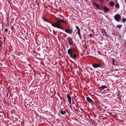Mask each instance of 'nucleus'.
Masks as SVG:
<instances>
[{"instance_id":"1","label":"nucleus","mask_w":126,"mask_h":126,"mask_svg":"<svg viewBox=\"0 0 126 126\" xmlns=\"http://www.w3.org/2000/svg\"><path fill=\"white\" fill-rule=\"evenodd\" d=\"M92 2L93 5L99 10H102L103 9L105 12H108L110 10L106 6H104L103 7L102 6L100 7L98 4L94 2L93 1H92Z\"/></svg>"},{"instance_id":"2","label":"nucleus","mask_w":126,"mask_h":126,"mask_svg":"<svg viewBox=\"0 0 126 126\" xmlns=\"http://www.w3.org/2000/svg\"><path fill=\"white\" fill-rule=\"evenodd\" d=\"M59 22L58 21L56 23H53L51 24V25L53 27H56L60 29H61L63 30L64 29H63L62 27L60 26L59 24Z\"/></svg>"},{"instance_id":"3","label":"nucleus","mask_w":126,"mask_h":126,"mask_svg":"<svg viewBox=\"0 0 126 126\" xmlns=\"http://www.w3.org/2000/svg\"><path fill=\"white\" fill-rule=\"evenodd\" d=\"M115 20L117 22H120L121 19V16L120 15L117 14L115 15L114 16Z\"/></svg>"},{"instance_id":"4","label":"nucleus","mask_w":126,"mask_h":126,"mask_svg":"<svg viewBox=\"0 0 126 126\" xmlns=\"http://www.w3.org/2000/svg\"><path fill=\"white\" fill-rule=\"evenodd\" d=\"M67 39L68 40L69 44L70 46H71L73 45V39L69 37H68Z\"/></svg>"},{"instance_id":"5","label":"nucleus","mask_w":126,"mask_h":126,"mask_svg":"<svg viewBox=\"0 0 126 126\" xmlns=\"http://www.w3.org/2000/svg\"><path fill=\"white\" fill-rule=\"evenodd\" d=\"M64 31L70 34H72L73 32L72 29V28H67Z\"/></svg>"},{"instance_id":"6","label":"nucleus","mask_w":126,"mask_h":126,"mask_svg":"<svg viewBox=\"0 0 126 126\" xmlns=\"http://www.w3.org/2000/svg\"><path fill=\"white\" fill-rule=\"evenodd\" d=\"M74 49H72V48L69 49H68L67 51V53L69 55H70V56H72V55H73L72 53Z\"/></svg>"},{"instance_id":"7","label":"nucleus","mask_w":126,"mask_h":126,"mask_svg":"<svg viewBox=\"0 0 126 126\" xmlns=\"http://www.w3.org/2000/svg\"><path fill=\"white\" fill-rule=\"evenodd\" d=\"M92 66L94 68H97L98 67H101V65L100 64L97 63H95L93 64Z\"/></svg>"},{"instance_id":"8","label":"nucleus","mask_w":126,"mask_h":126,"mask_svg":"<svg viewBox=\"0 0 126 126\" xmlns=\"http://www.w3.org/2000/svg\"><path fill=\"white\" fill-rule=\"evenodd\" d=\"M67 97L68 99V102L70 105L71 104V98L70 96H69L68 94L67 95Z\"/></svg>"},{"instance_id":"9","label":"nucleus","mask_w":126,"mask_h":126,"mask_svg":"<svg viewBox=\"0 0 126 126\" xmlns=\"http://www.w3.org/2000/svg\"><path fill=\"white\" fill-rule=\"evenodd\" d=\"M76 28L77 31L76 32V34H79L80 33V30L79 27L78 26H76Z\"/></svg>"},{"instance_id":"10","label":"nucleus","mask_w":126,"mask_h":126,"mask_svg":"<svg viewBox=\"0 0 126 126\" xmlns=\"http://www.w3.org/2000/svg\"><path fill=\"white\" fill-rule=\"evenodd\" d=\"M73 105L72 106L71 105H70V109L71 110H72L73 108L74 109L76 107V105L75 104L73 103H72Z\"/></svg>"},{"instance_id":"11","label":"nucleus","mask_w":126,"mask_h":126,"mask_svg":"<svg viewBox=\"0 0 126 126\" xmlns=\"http://www.w3.org/2000/svg\"><path fill=\"white\" fill-rule=\"evenodd\" d=\"M86 99L88 102L90 103H91L93 102V101L89 97H86Z\"/></svg>"},{"instance_id":"12","label":"nucleus","mask_w":126,"mask_h":126,"mask_svg":"<svg viewBox=\"0 0 126 126\" xmlns=\"http://www.w3.org/2000/svg\"><path fill=\"white\" fill-rule=\"evenodd\" d=\"M42 19L45 21L46 22H48L50 24H52V23H51V22L47 20L46 19L43 17H42Z\"/></svg>"},{"instance_id":"13","label":"nucleus","mask_w":126,"mask_h":126,"mask_svg":"<svg viewBox=\"0 0 126 126\" xmlns=\"http://www.w3.org/2000/svg\"><path fill=\"white\" fill-rule=\"evenodd\" d=\"M109 5L110 6L112 7L114 6V3L112 1H111L109 3Z\"/></svg>"},{"instance_id":"14","label":"nucleus","mask_w":126,"mask_h":126,"mask_svg":"<svg viewBox=\"0 0 126 126\" xmlns=\"http://www.w3.org/2000/svg\"><path fill=\"white\" fill-rule=\"evenodd\" d=\"M77 55L76 54H73V55H72V56H70V57L71 58L75 59L76 57H77Z\"/></svg>"},{"instance_id":"15","label":"nucleus","mask_w":126,"mask_h":126,"mask_svg":"<svg viewBox=\"0 0 126 126\" xmlns=\"http://www.w3.org/2000/svg\"><path fill=\"white\" fill-rule=\"evenodd\" d=\"M103 90L105 88H107V87L104 85H102L100 87Z\"/></svg>"},{"instance_id":"16","label":"nucleus","mask_w":126,"mask_h":126,"mask_svg":"<svg viewBox=\"0 0 126 126\" xmlns=\"http://www.w3.org/2000/svg\"><path fill=\"white\" fill-rule=\"evenodd\" d=\"M115 8L117 9H118L119 8V5L118 3H117L115 5Z\"/></svg>"},{"instance_id":"17","label":"nucleus","mask_w":126,"mask_h":126,"mask_svg":"<svg viewBox=\"0 0 126 126\" xmlns=\"http://www.w3.org/2000/svg\"><path fill=\"white\" fill-rule=\"evenodd\" d=\"M60 113L62 115H64L66 113V112L65 111H62L61 110L60 111Z\"/></svg>"},{"instance_id":"18","label":"nucleus","mask_w":126,"mask_h":126,"mask_svg":"<svg viewBox=\"0 0 126 126\" xmlns=\"http://www.w3.org/2000/svg\"><path fill=\"white\" fill-rule=\"evenodd\" d=\"M126 21V18H124L123 17L122 19V21H121L122 22H123L124 23H125V22Z\"/></svg>"},{"instance_id":"19","label":"nucleus","mask_w":126,"mask_h":126,"mask_svg":"<svg viewBox=\"0 0 126 126\" xmlns=\"http://www.w3.org/2000/svg\"><path fill=\"white\" fill-rule=\"evenodd\" d=\"M122 27V26L121 25H117L116 26V28H118L119 29V30H120L121 28Z\"/></svg>"},{"instance_id":"20","label":"nucleus","mask_w":126,"mask_h":126,"mask_svg":"<svg viewBox=\"0 0 126 126\" xmlns=\"http://www.w3.org/2000/svg\"><path fill=\"white\" fill-rule=\"evenodd\" d=\"M78 34L79 36V37L80 39L81 40L82 39V37L81 36V35L80 33L79 34Z\"/></svg>"},{"instance_id":"21","label":"nucleus","mask_w":126,"mask_h":126,"mask_svg":"<svg viewBox=\"0 0 126 126\" xmlns=\"http://www.w3.org/2000/svg\"><path fill=\"white\" fill-rule=\"evenodd\" d=\"M63 20L62 19H58V21L60 22H63Z\"/></svg>"},{"instance_id":"22","label":"nucleus","mask_w":126,"mask_h":126,"mask_svg":"<svg viewBox=\"0 0 126 126\" xmlns=\"http://www.w3.org/2000/svg\"><path fill=\"white\" fill-rule=\"evenodd\" d=\"M112 34H113L114 35V37H115V36H117V34H117V33H112Z\"/></svg>"},{"instance_id":"23","label":"nucleus","mask_w":126,"mask_h":126,"mask_svg":"<svg viewBox=\"0 0 126 126\" xmlns=\"http://www.w3.org/2000/svg\"><path fill=\"white\" fill-rule=\"evenodd\" d=\"M112 63L114 64V62L115 61V60H114V59L113 58L112 59Z\"/></svg>"},{"instance_id":"24","label":"nucleus","mask_w":126,"mask_h":126,"mask_svg":"<svg viewBox=\"0 0 126 126\" xmlns=\"http://www.w3.org/2000/svg\"><path fill=\"white\" fill-rule=\"evenodd\" d=\"M93 35L92 34H90L89 35V36L91 38L92 36Z\"/></svg>"},{"instance_id":"25","label":"nucleus","mask_w":126,"mask_h":126,"mask_svg":"<svg viewBox=\"0 0 126 126\" xmlns=\"http://www.w3.org/2000/svg\"><path fill=\"white\" fill-rule=\"evenodd\" d=\"M8 31V29L7 28H5V32H7Z\"/></svg>"},{"instance_id":"26","label":"nucleus","mask_w":126,"mask_h":126,"mask_svg":"<svg viewBox=\"0 0 126 126\" xmlns=\"http://www.w3.org/2000/svg\"><path fill=\"white\" fill-rule=\"evenodd\" d=\"M108 16H106V15H105V16L108 19H109V18L108 17Z\"/></svg>"},{"instance_id":"27","label":"nucleus","mask_w":126,"mask_h":126,"mask_svg":"<svg viewBox=\"0 0 126 126\" xmlns=\"http://www.w3.org/2000/svg\"><path fill=\"white\" fill-rule=\"evenodd\" d=\"M37 4L38 5V7H37V8H38V7H39V4L38 2L37 3Z\"/></svg>"},{"instance_id":"28","label":"nucleus","mask_w":126,"mask_h":126,"mask_svg":"<svg viewBox=\"0 0 126 126\" xmlns=\"http://www.w3.org/2000/svg\"><path fill=\"white\" fill-rule=\"evenodd\" d=\"M2 45V44L0 43V48L1 47Z\"/></svg>"},{"instance_id":"29","label":"nucleus","mask_w":126,"mask_h":126,"mask_svg":"<svg viewBox=\"0 0 126 126\" xmlns=\"http://www.w3.org/2000/svg\"><path fill=\"white\" fill-rule=\"evenodd\" d=\"M66 21H64V20H63V22H64V23H66Z\"/></svg>"},{"instance_id":"30","label":"nucleus","mask_w":126,"mask_h":126,"mask_svg":"<svg viewBox=\"0 0 126 126\" xmlns=\"http://www.w3.org/2000/svg\"><path fill=\"white\" fill-rule=\"evenodd\" d=\"M61 16V18H63V19H65L63 17V16Z\"/></svg>"},{"instance_id":"31","label":"nucleus","mask_w":126,"mask_h":126,"mask_svg":"<svg viewBox=\"0 0 126 126\" xmlns=\"http://www.w3.org/2000/svg\"><path fill=\"white\" fill-rule=\"evenodd\" d=\"M8 94H9V92H7V96H8Z\"/></svg>"},{"instance_id":"32","label":"nucleus","mask_w":126,"mask_h":126,"mask_svg":"<svg viewBox=\"0 0 126 126\" xmlns=\"http://www.w3.org/2000/svg\"><path fill=\"white\" fill-rule=\"evenodd\" d=\"M60 33H61V34H63V33L62 32H60Z\"/></svg>"},{"instance_id":"33","label":"nucleus","mask_w":126,"mask_h":126,"mask_svg":"<svg viewBox=\"0 0 126 126\" xmlns=\"http://www.w3.org/2000/svg\"><path fill=\"white\" fill-rule=\"evenodd\" d=\"M33 6H35V4H33Z\"/></svg>"},{"instance_id":"34","label":"nucleus","mask_w":126,"mask_h":126,"mask_svg":"<svg viewBox=\"0 0 126 126\" xmlns=\"http://www.w3.org/2000/svg\"><path fill=\"white\" fill-rule=\"evenodd\" d=\"M35 2H36H36H36V1H35Z\"/></svg>"},{"instance_id":"35","label":"nucleus","mask_w":126,"mask_h":126,"mask_svg":"<svg viewBox=\"0 0 126 126\" xmlns=\"http://www.w3.org/2000/svg\"><path fill=\"white\" fill-rule=\"evenodd\" d=\"M85 0V1H86V0Z\"/></svg>"},{"instance_id":"36","label":"nucleus","mask_w":126,"mask_h":126,"mask_svg":"<svg viewBox=\"0 0 126 126\" xmlns=\"http://www.w3.org/2000/svg\"><path fill=\"white\" fill-rule=\"evenodd\" d=\"M114 0V1H115V0Z\"/></svg>"}]
</instances>
